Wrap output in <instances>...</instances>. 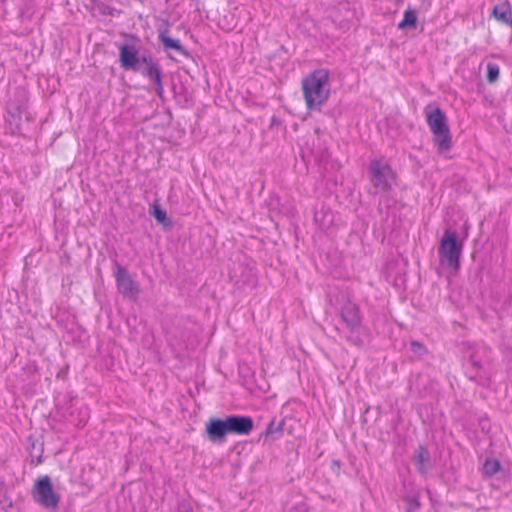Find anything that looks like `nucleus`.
Listing matches in <instances>:
<instances>
[{
    "mask_svg": "<svg viewBox=\"0 0 512 512\" xmlns=\"http://www.w3.org/2000/svg\"><path fill=\"white\" fill-rule=\"evenodd\" d=\"M142 74L148 77L155 84L156 93L161 97L164 90L162 85V71L159 64L157 63L150 67H145V69L142 70Z\"/></svg>",
    "mask_w": 512,
    "mask_h": 512,
    "instance_id": "f8f14e48",
    "label": "nucleus"
},
{
    "mask_svg": "<svg viewBox=\"0 0 512 512\" xmlns=\"http://www.w3.org/2000/svg\"><path fill=\"white\" fill-rule=\"evenodd\" d=\"M152 215L158 222H164L167 218L166 212L158 206H155Z\"/></svg>",
    "mask_w": 512,
    "mask_h": 512,
    "instance_id": "4be33fe9",
    "label": "nucleus"
},
{
    "mask_svg": "<svg viewBox=\"0 0 512 512\" xmlns=\"http://www.w3.org/2000/svg\"><path fill=\"white\" fill-rule=\"evenodd\" d=\"M139 61H141L143 64H145L146 67H150L151 65L157 64V62H155L151 56H143V57L139 58Z\"/></svg>",
    "mask_w": 512,
    "mask_h": 512,
    "instance_id": "b1692460",
    "label": "nucleus"
},
{
    "mask_svg": "<svg viewBox=\"0 0 512 512\" xmlns=\"http://www.w3.org/2000/svg\"><path fill=\"white\" fill-rule=\"evenodd\" d=\"M33 497L45 508H56L59 497L54 493L49 476L39 478L34 485Z\"/></svg>",
    "mask_w": 512,
    "mask_h": 512,
    "instance_id": "39448f33",
    "label": "nucleus"
},
{
    "mask_svg": "<svg viewBox=\"0 0 512 512\" xmlns=\"http://www.w3.org/2000/svg\"><path fill=\"white\" fill-rule=\"evenodd\" d=\"M205 433L208 440L213 443H223L228 434H232L227 417L224 419L210 418L206 423Z\"/></svg>",
    "mask_w": 512,
    "mask_h": 512,
    "instance_id": "423d86ee",
    "label": "nucleus"
},
{
    "mask_svg": "<svg viewBox=\"0 0 512 512\" xmlns=\"http://www.w3.org/2000/svg\"><path fill=\"white\" fill-rule=\"evenodd\" d=\"M119 50L121 66L125 70H137L138 49L134 45L124 44L120 46Z\"/></svg>",
    "mask_w": 512,
    "mask_h": 512,
    "instance_id": "1a4fd4ad",
    "label": "nucleus"
},
{
    "mask_svg": "<svg viewBox=\"0 0 512 512\" xmlns=\"http://www.w3.org/2000/svg\"><path fill=\"white\" fill-rule=\"evenodd\" d=\"M492 16L502 23L512 26V11L508 1H504L494 6Z\"/></svg>",
    "mask_w": 512,
    "mask_h": 512,
    "instance_id": "ddd939ff",
    "label": "nucleus"
},
{
    "mask_svg": "<svg viewBox=\"0 0 512 512\" xmlns=\"http://www.w3.org/2000/svg\"><path fill=\"white\" fill-rule=\"evenodd\" d=\"M501 469V463L494 458H487L483 464V473L487 476H493Z\"/></svg>",
    "mask_w": 512,
    "mask_h": 512,
    "instance_id": "dca6fc26",
    "label": "nucleus"
},
{
    "mask_svg": "<svg viewBox=\"0 0 512 512\" xmlns=\"http://www.w3.org/2000/svg\"><path fill=\"white\" fill-rule=\"evenodd\" d=\"M178 512H192V508L187 503H180L178 506Z\"/></svg>",
    "mask_w": 512,
    "mask_h": 512,
    "instance_id": "393cba45",
    "label": "nucleus"
},
{
    "mask_svg": "<svg viewBox=\"0 0 512 512\" xmlns=\"http://www.w3.org/2000/svg\"><path fill=\"white\" fill-rule=\"evenodd\" d=\"M427 125L432 133V142L439 153L448 152L453 146L452 134L445 112L435 103L424 108Z\"/></svg>",
    "mask_w": 512,
    "mask_h": 512,
    "instance_id": "f257e3e1",
    "label": "nucleus"
},
{
    "mask_svg": "<svg viewBox=\"0 0 512 512\" xmlns=\"http://www.w3.org/2000/svg\"><path fill=\"white\" fill-rule=\"evenodd\" d=\"M469 362H470L471 367H472L473 370H484L482 368L481 361L479 359H477V357H476V355L474 353H472L469 356Z\"/></svg>",
    "mask_w": 512,
    "mask_h": 512,
    "instance_id": "5701e85b",
    "label": "nucleus"
},
{
    "mask_svg": "<svg viewBox=\"0 0 512 512\" xmlns=\"http://www.w3.org/2000/svg\"><path fill=\"white\" fill-rule=\"evenodd\" d=\"M233 435H249L254 428L250 416L229 415L227 416Z\"/></svg>",
    "mask_w": 512,
    "mask_h": 512,
    "instance_id": "6e6552de",
    "label": "nucleus"
},
{
    "mask_svg": "<svg viewBox=\"0 0 512 512\" xmlns=\"http://www.w3.org/2000/svg\"><path fill=\"white\" fill-rule=\"evenodd\" d=\"M159 40L164 46L165 49L175 50L178 53L187 56V50L181 45L178 39H173L168 35V31H160L159 32Z\"/></svg>",
    "mask_w": 512,
    "mask_h": 512,
    "instance_id": "4468645a",
    "label": "nucleus"
},
{
    "mask_svg": "<svg viewBox=\"0 0 512 512\" xmlns=\"http://www.w3.org/2000/svg\"><path fill=\"white\" fill-rule=\"evenodd\" d=\"M412 460L421 475L427 474V472L433 467L430 452L423 445H419L415 450Z\"/></svg>",
    "mask_w": 512,
    "mask_h": 512,
    "instance_id": "9b49d317",
    "label": "nucleus"
},
{
    "mask_svg": "<svg viewBox=\"0 0 512 512\" xmlns=\"http://www.w3.org/2000/svg\"><path fill=\"white\" fill-rule=\"evenodd\" d=\"M500 68L498 64L489 62L486 67V79L489 83H495L499 79Z\"/></svg>",
    "mask_w": 512,
    "mask_h": 512,
    "instance_id": "6ab92c4d",
    "label": "nucleus"
},
{
    "mask_svg": "<svg viewBox=\"0 0 512 512\" xmlns=\"http://www.w3.org/2000/svg\"><path fill=\"white\" fill-rule=\"evenodd\" d=\"M403 500L407 503L406 512H415L421 507L418 494L406 495Z\"/></svg>",
    "mask_w": 512,
    "mask_h": 512,
    "instance_id": "aec40b11",
    "label": "nucleus"
},
{
    "mask_svg": "<svg viewBox=\"0 0 512 512\" xmlns=\"http://www.w3.org/2000/svg\"><path fill=\"white\" fill-rule=\"evenodd\" d=\"M283 424L282 422H275L272 420L265 430L266 437H271L272 439H277L282 434Z\"/></svg>",
    "mask_w": 512,
    "mask_h": 512,
    "instance_id": "f3484780",
    "label": "nucleus"
},
{
    "mask_svg": "<svg viewBox=\"0 0 512 512\" xmlns=\"http://www.w3.org/2000/svg\"><path fill=\"white\" fill-rule=\"evenodd\" d=\"M118 291L125 297L132 300L137 299L140 289L138 284L132 279L126 268L117 264L115 274Z\"/></svg>",
    "mask_w": 512,
    "mask_h": 512,
    "instance_id": "0eeeda50",
    "label": "nucleus"
},
{
    "mask_svg": "<svg viewBox=\"0 0 512 512\" xmlns=\"http://www.w3.org/2000/svg\"><path fill=\"white\" fill-rule=\"evenodd\" d=\"M463 246V240L459 239L457 231L451 228L446 229L437 250L440 265L457 273L461 267Z\"/></svg>",
    "mask_w": 512,
    "mask_h": 512,
    "instance_id": "7ed1b4c3",
    "label": "nucleus"
},
{
    "mask_svg": "<svg viewBox=\"0 0 512 512\" xmlns=\"http://www.w3.org/2000/svg\"><path fill=\"white\" fill-rule=\"evenodd\" d=\"M410 349L414 354L418 356H423L427 353V348L425 347V345L416 340L411 341Z\"/></svg>",
    "mask_w": 512,
    "mask_h": 512,
    "instance_id": "412c9836",
    "label": "nucleus"
},
{
    "mask_svg": "<svg viewBox=\"0 0 512 512\" xmlns=\"http://www.w3.org/2000/svg\"><path fill=\"white\" fill-rule=\"evenodd\" d=\"M354 333L357 334V337H354V345L365 347L370 343L371 333L367 327L361 324L359 307L356 304H354Z\"/></svg>",
    "mask_w": 512,
    "mask_h": 512,
    "instance_id": "9d476101",
    "label": "nucleus"
},
{
    "mask_svg": "<svg viewBox=\"0 0 512 512\" xmlns=\"http://www.w3.org/2000/svg\"><path fill=\"white\" fill-rule=\"evenodd\" d=\"M368 176L375 193L388 195L392 192L393 187L397 185V173L388 163L382 160L373 159L370 161Z\"/></svg>",
    "mask_w": 512,
    "mask_h": 512,
    "instance_id": "20e7f679",
    "label": "nucleus"
},
{
    "mask_svg": "<svg viewBox=\"0 0 512 512\" xmlns=\"http://www.w3.org/2000/svg\"><path fill=\"white\" fill-rule=\"evenodd\" d=\"M418 22L416 11L408 8L404 11L403 19L398 24V29L405 30L409 28H415Z\"/></svg>",
    "mask_w": 512,
    "mask_h": 512,
    "instance_id": "2eb2a0df",
    "label": "nucleus"
},
{
    "mask_svg": "<svg viewBox=\"0 0 512 512\" xmlns=\"http://www.w3.org/2000/svg\"><path fill=\"white\" fill-rule=\"evenodd\" d=\"M302 90L309 110H319L330 92L329 75L324 69L316 70L302 80Z\"/></svg>",
    "mask_w": 512,
    "mask_h": 512,
    "instance_id": "f03ea898",
    "label": "nucleus"
},
{
    "mask_svg": "<svg viewBox=\"0 0 512 512\" xmlns=\"http://www.w3.org/2000/svg\"><path fill=\"white\" fill-rule=\"evenodd\" d=\"M468 379L481 386H486L489 382V376L485 370H474L468 376Z\"/></svg>",
    "mask_w": 512,
    "mask_h": 512,
    "instance_id": "a211bd4d",
    "label": "nucleus"
}]
</instances>
